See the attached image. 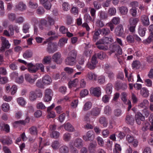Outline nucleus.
I'll return each mask as SVG.
<instances>
[{"label":"nucleus","instance_id":"nucleus-1","mask_svg":"<svg viewBox=\"0 0 153 153\" xmlns=\"http://www.w3.org/2000/svg\"><path fill=\"white\" fill-rule=\"evenodd\" d=\"M98 61L97 60V58L95 55H93L91 59V61L88 62L86 66L89 69L92 70L94 69L96 67V64Z\"/></svg>","mask_w":153,"mask_h":153},{"label":"nucleus","instance_id":"nucleus-2","mask_svg":"<svg viewBox=\"0 0 153 153\" xmlns=\"http://www.w3.org/2000/svg\"><path fill=\"white\" fill-rule=\"evenodd\" d=\"M57 45L54 43L49 42L47 48V51L49 53H53L57 50Z\"/></svg>","mask_w":153,"mask_h":153},{"label":"nucleus","instance_id":"nucleus-3","mask_svg":"<svg viewBox=\"0 0 153 153\" xmlns=\"http://www.w3.org/2000/svg\"><path fill=\"white\" fill-rule=\"evenodd\" d=\"M94 134L93 131H89L83 136V138L85 141H92L94 139Z\"/></svg>","mask_w":153,"mask_h":153},{"label":"nucleus","instance_id":"nucleus-4","mask_svg":"<svg viewBox=\"0 0 153 153\" xmlns=\"http://www.w3.org/2000/svg\"><path fill=\"white\" fill-rule=\"evenodd\" d=\"M126 140L128 143H132L133 146L136 147L138 144V141L137 140L134 139L132 136L130 134H127L126 136Z\"/></svg>","mask_w":153,"mask_h":153},{"label":"nucleus","instance_id":"nucleus-5","mask_svg":"<svg viewBox=\"0 0 153 153\" xmlns=\"http://www.w3.org/2000/svg\"><path fill=\"white\" fill-rule=\"evenodd\" d=\"M113 41V39L111 37H104L102 39H100L96 43V44L97 45L98 44L110 43Z\"/></svg>","mask_w":153,"mask_h":153},{"label":"nucleus","instance_id":"nucleus-6","mask_svg":"<svg viewBox=\"0 0 153 153\" xmlns=\"http://www.w3.org/2000/svg\"><path fill=\"white\" fill-rule=\"evenodd\" d=\"M28 70L30 73H36L38 70V64L34 65L31 63H28Z\"/></svg>","mask_w":153,"mask_h":153},{"label":"nucleus","instance_id":"nucleus-7","mask_svg":"<svg viewBox=\"0 0 153 153\" xmlns=\"http://www.w3.org/2000/svg\"><path fill=\"white\" fill-rule=\"evenodd\" d=\"M54 61L58 64H60L62 61V59L61 58V54L59 52L54 53L52 57Z\"/></svg>","mask_w":153,"mask_h":153},{"label":"nucleus","instance_id":"nucleus-8","mask_svg":"<svg viewBox=\"0 0 153 153\" xmlns=\"http://www.w3.org/2000/svg\"><path fill=\"white\" fill-rule=\"evenodd\" d=\"M25 78L27 82L30 84H33L37 79V76L35 75L33 78L30 74H27L25 75Z\"/></svg>","mask_w":153,"mask_h":153},{"label":"nucleus","instance_id":"nucleus-9","mask_svg":"<svg viewBox=\"0 0 153 153\" xmlns=\"http://www.w3.org/2000/svg\"><path fill=\"white\" fill-rule=\"evenodd\" d=\"M30 120V118L27 117L25 120H20L18 121H16L13 123V126H16V125H25L26 123H28L29 122Z\"/></svg>","mask_w":153,"mask_h":153},{"label":"nucleus","instance_id":"nucleus-10","mask_svg":"<svg viewBox=\"0 0 153 153\" xmlns=\"http://www.w3.org/2000/svg\"><path fill=\"white\" fill-rule=\"evenodd\" d=\"M91 92L94 96L99 97L101 94V89L99 87H97L92 89Z\"/></svg>","mask_w":153,"mask_h":153},{"label":"nucleus","instance_id":"nucleus-11","mask_svg":"<svg viewBox=\"0 0 153 153\" xmlns=\"http://www.w3.org/2000/svg\"><path fill=\"white\" fill-rule=\"evenodd\" d=\"M76 59L74 58H71L68 56L65 59V64L67 65H74L76 64Z\"/></svg>","mask_w":153,"mask_h":153},{"label":"nucleus","instance_id":"nucleus-12","mask_svg":"<svg viewBox=\"0 0 153 153\" xmlns=\"http://www.w3.org/2000/svg\"><path fill=\"white\" fill-rule=\"evenodd\" d=\"M64 129L66 131L70 132H73L75 131L74 127L70 123H68L63 125Z\"/></svg>","mask_w":153,"mask_h":153},{"label":"nucleus","instance_id":"nucleus-13","mask_svg":"<svg viewBox=\"0 0 153 153\" xmlns=\"http://www.w3.org/2000/svg\"><path fill=\"white\" fill-rule=\"evenodd\" d=\"M100 109L97 107L93 108L90 111L91 115L94 117H97L100 112Z\"/></svg>","mask_w":153,"mask_h":153},{"label":"nucleus","instance_id":"nucleus-14","mask_svg":"<svg viewBox=\"0 0 153 153\" xmlns=\"http://www.w3.org/2000/svg\"><path fill=\"white\" fill-rule=\"evenodd\" d=\"M126 122L128 124L133 125L134 122L133 116L130 114L127 115L126 118Z\"/></svg>","mask_w":153,"mask_h":153},{"label":"nucleus","instance_id":"nucleus-15","mask_svg":"<svg viewBox=\"0 0 153 153\" xmlns=\"http://www.w3.org/2000/svg\"><path fill=\"white\" fill-rule=\"evenodd\" d=\"M99 15L100 19L105 20L108 19V16L107 13L105 11H100L99 12Z\"/></svg>","mask_w":153,"mask_h":153},{"label":"nucleus","instance_id":"nucleus-16","mask_svg":"<svg viewBox=\"0 0 153 153\" xmlns=\"http://www.w3.org/2000/svg\"><path fill=\"white\" fill-rule=\"evenodd\" d=\"M42 81L44 84L49 85L52 82L51 78L48 75H45L43 78Z\"/></svg>","mask_w":153,"mask_h":153},{"label":"nucleus","instance_id":"nucleus-17","mask_svg":"<svg viewBox=\"0 0 153 153\" xmlns=\"http://www.w3.org/2000/svg\"><path fill=\"white\" fill-rule=\"evenodd\" d=\"M41 4H43L44 7L46 9L49 10L51 7V4L48 0H39Z\"/></svg>","mask_w":153,"mask_h":153},{"label":"nucleus","instance_id":"nucleus-18","mask_svg":"<svg viewBox=\"0 0 153 153\" xmlns=\"http://www.w3.org/2000/svg\"><path fill=\"white\" fill-rule=\"evenodd\" d=\"M141 20L143 25L145 26H148L149 25V22L148 17L143 15L141 17Z\"/></svg>","mask_w":153,"mask_h":153},{"label":"nucleus","instance_id":"nucleus-19","mask_svg":"<svg viewBox=\"0 0 153 153\" xmlns=\"http://www.w3.org/2000/svg\"><path fill=\"white\" fill-rule=\"evenodd\" d=\"M74 146L77 148H80L83 146L82 140L81 139L77 138L74 143Z\"/></svg>","mask_w":153,"mask_h":153},{"label":"nucleus","instance_id":"nucleus-20","mask_svg":"<svg viewBox=\"0 0 153 153\" xmlns=\"http://www.w3.org/2000/svg\"><path fill=\"white\" fill-rule=\"evenodd\" d=\"M115 32L118 36H121L124 32L123 26L122 25H119L116 28Z\"/></svg>","mask_w":153,"mask_h":153},{"label":"nucleus","instance_id":"nucleus-21","mask_svg":"<svg viewBox=\"0 0 153 153\" xmlns=\"http://www.w3.org/2000/svg\"><path fill=\"white\" fill-rule=\"evenodd\" d=\"M33 55L32 51L30 50H27L23 53V57L24 58L27 59L31 58Z\"/></svg>","mask_w":153,"mask_h":153},{"label":"nucleus","instance_id":"nucleus-22","mask_svg":"<svg viewBox=\"0 0 153 153\" xmlns=\"http://www.w3.org/2000/svg\"><path fill=\"white\" fill-rule=\"evenodd\" d=\"M16 7L18 10L21 11L25 10L26 8V5L22 2H19L16 5Z\"/></svg>","mask_w":153,"mask_h":153},{"label":"nucleus","instance_id":"nucleus-23","mask_svg":"<svg viewBox=\"0 0 153 153\" xmlns=\"http://www.w3.org/2000/svg\"><path fill=\"white\" fill-rule=\"evenodd\" d=\"M141 95L144 97H147L149 95V91L146 88H143L140 91Z\"/></svg>","mask_w":153,"mask_h":153},{"label":"nucleus","instance_id":"nucleus-24","mask_svg":"<svg viewBox=\"0 0 153 153\" xmlns=\"http://www.w3.org/2000/svg\"><path fill=\"white\" fill-rule=\"evenodd\" d=\"M97 146L95 143H90L88 146V150L90 153H94L95 152V149Z\"/></svg>","mask_w":153,"mask_h":153},{"label":"nucleus","instance_id":"nucleus-25","mask_svg":"<svg viewBox=\"0 0 153 153\" xmlns=\"http://www.w3.org/2000/svg\"><path fill=\"white\" fill-rule=\"evenodd\" d=\"M99 122L102 124L103 126L106 127L108 124V121L106 118L104 117H100L99 119Z\"/></svg>","mask_w":153,"mask_h":153},{"label":"nucleus","instance_id":"nucleus-26","mask_svg":"<svg viewBox=\"0 0 153 153\" xmlns=\"http://www.w3.org/2000/svg\"><path fill=\"white\" fill-rule=\"evenodd\" d=\"M113 85L111 83H109L106 86L105 89V92L108 95H110L112 92Z\"/></svg>","mask_w":153,"mask_h":153},{"label":"nucleus","instance_id":"nucleus-27","mask_svg":"<svg viewBox=\"0 0 153 153\" xmlns=\"http://www.w3.org/2000/svg\"><path fill=\"white\" fill-rule=\"evenodd\" d=\"M86 78L89 80H95L97 79V76L92 72H89L86 75Z\"/></svg>","mask_w":153,"mask_h":153},{"label":"nucleus","instance_id":"nucleus-28","mask_svg":"<svg viewBox=\"0 0 153 153\" xmlns=\"http://www.w3.org/2000/svg\"><path fill=\"white\" fill-rule=\"evenodd\" d=\"M149 105V101L145 99L139 104L138 106L144 109L147 108Z\"/></svg>","mask_w":153,"mask_h":153},{"label":"nucleus","instance_id":"nucleus-29","mask_svg":"<svg viewBox=\"0 0 153 153\" xmlns=\"http://www.w3.org/2000/svg\"><path fill=\"white\" fill-rule=\"evenodd\" d=\"M2 45L5 47L6 48H9L10 46V44L9 43L8 40H7L5 38L3 37H1Z\"/></svg>","mask_w":153,"mask_h":153},{"label":"nucleus","instance_id":"nucleus-30","mask_svg":"<svg viewBox=\"0 0 153 153\" xmlns=\"http://www.w3.org/2000/svg\"><path fill=\"white\" fill-rule=\"evenodd\" d=\"M59 153H68L69 152V148L66 145L61 146L59 149Z\"/></svg>","mask_w":153,"mask_h":153},{"label":"nucleus","instance_id":"nucleus-31","mask_svg":"<svg viewBox=\"0 0 153 153\" xmlns=\"http://www.w3.org/2000/svg\"><path fill=\"white\" fill-rule=\"evenodd\" d=\"M139 21L138 18H131L129 20L130 25L135 26H136L137 23Z\"/></svg>","mask_w":153,"mask_h":153},{"label":"nucleus","instance_id":"nucleus-32","mask_svg":"<svg viewBox=\"0 0 153 153\" xmlns=\"http://www.w3.org/2000/svg\"><path fill=\"white\" fill-rule=\"evenodd\" d=\"M78 80L76 78L72 81H70L68 83V87L69 88H71L73 87L76 86L78 84Z\"/></svg>","mask_w":153,"mask_h":153},{"label":"nucleus","instance_id":"nucleus-33","mask_svg":"<svg viewBox=\"0 0 153 153\" xmlns=\"http://www.w3.org/2000/svg\"><path fill=\"white\" fill-rule=\"evenodd\" d=\"M30 133L32 135H35L37 133V129L35 126H33L30 128L29 129Z\"/></svg>","mask_w":153,"mask_h":153},{"label":"nucleus","instance_id":"nucleus-34","mask_svg":"<svg viewBox=\"0 0 153 153\" xmlns=\"http://www.w3.org/2000/svg\"><path fill=\"white\" fill-rule=\"evenodd\" d=\"M92 105V103L91 102H87L85 104L83 108V110L85 111H88L91 108Z\"/></svg>","mask_w":153,"mask_h":153},{"label":"nucleus","instance_id":"nucleus-35","mask_svg":"<svg viewBox=\"0 0 153 153\" xmlns=\"http://www.w3.org/2000/svg\"><path fill=\"white\" fill-rule=\"evenodd\" d=\"M146 30V28L140 26L138 29V33L140 36L143 37L145 36Z\"/></svg>","mask_w":153,"mask_h":153},{"label":"nucleus","instance_id":"nucleus-36","mask_svg":"<svg viewBox=\"0 0 153 153\" xmlns=\"http://www.w3.org/2000/svg\"><path fill=\"white\" fill-rule=\"evenodd\" d=\"M112 51L114 52L117 50V53L119 55H121L122 53V49L120 48V46L118 45H113L112 46Z\"/></svg>","mask_w":153,"mask_h":153},{"label":"nucleus","instance_id":"nucleus-37","mask_svg":"<svg viewBox=\"0 0 153 153\" xmlns=\"http://www.w3.org/2000/svg\"><path fill=\"white\" fill-rule=\"evenodd\" d=\"M68 39L66 38L63 37L61 38L58 42V45L59 46L62 47L67 43Z\"/></svg>","mask_w":153,"mask_h":153},{"label":"nucleus","instance_id":"nucleus-38","mask_svg":"<svg viewBox=\"0 0 153 153\" xmlns=\"http://www.w3.org/2000/svg\"><path fill=\"white\" fill-rule=\"evenodd\" d=\"M77 55V51L75 49H74L71 50L69 53L68 56L70 57L71 58H74V59H76Z\"/></svg>","mask_w":153,"mask_h":153},{"label":"nucleus","instance_id":"nucleus-39","mask_svg":"<svg viewBox=\"0 0 153 153\" xmlns=\"http://www.w3.org/2000/svg\"><path fill=\"white\" fill-rule=\"evenodd\" d=\"M84 19L86 22H87L91 21L93 22H94L95 21L93 18L91 17L89 14H87L84 15Z\"/></svg>","mask_w":153,"mask_h":153},{"label":"nucleus","instance_id":"nucleus-40","mask_svg":"<svg viewBox=\"0 0 153 153\" xmlns=\"http://www.w3.org/2000/svg\"><path fill=\"white\" fill-rule=\"evenodd\" d=\"M30 28V26L27 23H24L22 27V30L24 33H27L29 32V29Z\"/></svg>","mask_w":153,"mask_h":153},{"label":"nucleus","instance_id":"nucleus-41","mask_svg":"<svg viewBox=\"0 0 153 153\" xmlns=\"http://www.w3.org/2000/svg\"><path fill=\"white\" fill-rule=\"evenodd\" d=\"M60 133L56 131H52L50 134V137L52 138L57 139L60 135Z\"/></svg>","mask_w":153,"mask_h":153},{"label":"nucleus","instance_id":"nucleus-42","mask_svg":"<svg viewBox=\"0 0 153 153\" xmlns=\"http://www.w3.org/2000/svg\"><path fill=\"white\" fill-rule=\"evenodd\" d=\"M29 98L31 101H34L37 98V95L36 93L33 91H31L30 93Z\"/></svg>","mask_w":153,"mask_h":153},{"label":"nucleus","instance_id":"nucleus-43","mask_svg":"<svg viewBox=\"0 0 153 153\" xmlns=\"http://www.w3.org/2000/svg\"><path fill=\"white\" fill-rule=\"evenodd\" d=\"M119 10L121 14L123 15H125L127 14L128 10L126 7L122 6L120 7Z\"/></svg>","mask_w":153,"mask_h":153},{"label":"nucleus","instance_id":"nucleus-44","mask_svg":"<svg viewBox=\"0 0 153 153\" xmlns=\"http://www.w3.org/2000/svg\"><path fill=\"white\" fill-rule=\"evenodd\" d=\"M121 151V148L120 146L118 144H115V148L114 149V153H120Z\"/></svg>","mask_w":153,"mask_h":153},{"label":"nucleus","instance_id":"nucleus-45","mask_svg":"<svg viewBox=\"0 0 153 153\" xmlns=\"http://www.w3.org/2000/svg\"><path fill=\"white\" fill-rule=\"evenodd\" d=\"M95 55L96 57L97 56L98 58L101 59H102L105 58L106 56L105 53L103 52H100L97 53L95 54L94 55Z\"/></svg>","mask_w":153,"mask_h":153},{"label":"nucleus","instance_id":"nucleus-46","mask_svg":"<svg viewBox=\"0 0 153 153\" xmlns=\"http://www.w3.org/2000/svg\"><path fill=\"white\" fill-rule=\"evenodd\" d=\"M60 143L58 140H55L52 143L51 146L53 149H57L59 146Z\"/></svg>","mask_w":153,"mask_h":153},{"label":"nucleus","instance_id":"nucleus-47","mask_svg":"<svg viewBox=\"0 0 153 153\" xmlns=\"http://www.w3.org/2000/svg\"><path fill=\"white\" fill-rule=\"evenodd\" d=\"M100 19H97L95 22V25L96 27L99 28H102L105 25L103 21Z\"/></svg>","mask_w":153,"mask_h":153},{"label":"nucleus","instance_id":"nucleus-48","mask_svg":"<svg viewBox=\"0 0 153 153\" xmlns=\"http://www.w3.org/2000/svg\"><path fill=\"white\" fill-rule=\"evenodd\" d=\"M1 141L3 144H6L7 145L11 144L12 143V140L9 137L2 140Z\"/></svg>","mask_w":153,"mask_h":153},{"label":"nucleus","instance_id":"nucleus-49","mask_svg":"<svg viewBox=\"0 0 153 153\" xmlns=\"http://www.w3.org/2000/svg\"><path fill=\"white\" fill-rule=\"evenodd\" d=\"M127 86L126 84L125 83H120L117 87V90H119L120 89H122L123 90L126 89L127 88Z\"/></svg>","mask_w":153,"mask_h":153},{"label":"nucleus","instance_id":"nucleus-50","mask_svg":"<svg viewBox=\"0 0 153 153\" xmlns=\"http://www.w3.org/2000/svg\"><path fill=\"white\" fill-rule=\"evenodd\" d=\"M112 112V110L111 107L108 105L106 106L104 109V112L107 115H110Z\"/></svg>","mask_w":153,"mask_h":153},{"label":"nucleus","instance_id":"nucleus-51","mask_svg":"<svg viewBox=\"0 0 153 153\" xmlns=\"http://www.w3.org/2000/svg\"><path fill=\"white\" fill-rule=\"evenodd\" d=\"M101 29H99L98 30L96 31L93 36V40L94 41H96V40L98 39V37L99 35L101 33Z\"/></svg>","mask_w":153,"mask_h":153},{"label":"nucleus","instance_id":"nucleus-52","mask_svg":"<svg viewBox=\"0 0 153 153\" xmlns=\"http://www.w3.org/2000/svg\"><path fill=\"white\" fill-rule=\"evenodd\" d=\"M71 134L69 133H66L63 136V139L66 142L68 141L71 138Z\"/></svg>","mask_w":153,"mask_h":153},{"label":"nucleus","instance_id":"nucleus-53","mask_svg":"<svg viewBox=\"0 0 153 153\" xmlns=\"http://www.w3.org/2000/svg\"><path fill=\"white\" fill-rule=\"evenodd\" d=\"M51 57L50 56H46L44 57L43 60V63L44 64H48L51 62Z\"/></svg>","mask_w":153,"mask_h":153},{"label":"nucleus","instance_id":"nucleus-54","mask_svg":"<svg viewBox=\"0 0 153 153\" xmlns=\"http://www.w3.org/2000/svg\"><path fill=\"white\" fill-rule=\"evenodd\" d=\"M101 33L105 36L108 35L110 33V30L109 28H104L101 29Z\"/></svg>","mask_w":153,"mask_h":153},{"label":"nucleus","instance_id":"nucleus-55","mask_svg":"<svg viewBox=\"0 0 153 153\" xmlns=\"http://www.w3.org/2000/svg\"><path fill=\"white\" fill-rule=\"evenodd\" d=\"M127 95V93L125 92H122L121 94V99L124 103H126L127 101L126 98Z\"/></svg>","mask_w":153,"mask_h":153},{"label":"nucleus","instance_id":"nucleus-56","mask_svg":"<svg viewBox=\"0 0 153 153\" xmlns=\"http://www.w3.org/2000/svg\"><path fill=\"white\" fill-rule=\"evenodd\" d=\"M1 106L2 110L4 112H7L9 109L10 107L7 103H4Z\"/></svg>","mask_w":153,"mask_h":153},{"label":"nucleus","instance_id":"nucleus-57","mask_svg":"<svg viewBox=\"0 0 153 153\" xmlns=\"http://www.w3.org/2000/svg\"><path fill=\"white\" fill-rule=\"evenodd\" d=\"M135 118L140 120L142 121H143L145 120V117L140 112H137L135 115Z\"/></svg>","mask_w":153,"mask_h":153},{"label":"nucleus","instance_id":"nucleus-58","mask_svg":"<svg viewBox=\"0 0 153 153\" xmlns=\"http://www.w3.org/2000/svg\"><path fill=\"white\" fill-rule=\"evenodd\" d=\"M120 19L118 17H114L111 20L112 22L115 25H117L120 23Z\"/></svg>","mask_w":153,"mask_h":153},{"label":"nucleus","instance_id":"nucleus-59","mask_svg":"<svg viewBox=\"0 0 153 153\" xmlns=\"http://www.w3.org/2000/svg\"><path fill=\"white\" fill-rule=\"evenodd\" d=\"M126 40L128 43H132L134 42V39L132 36L129 35L126 37Z\"/></svg>","mask_w":153,"mask_h":153},{"label":"nucleus","instance_id":"nucleus-60","mask_svg":"<svg viewBox=\"0 0 153 153\" xmlns=\"http://www.w3.org/2000/svg\"><path fill=\"white\" fill-rule=\"evenodd\" d=\"M28 6L31 8L35 9L38 7V5L36 3L30 1L28 3Z\"/></svg>","mask_w":153,"mask_h":153},{"label":"nucleus","instance_id":"nucleus-61","mask_svg":"<svg viewBox=\"0 0 153 153\" xmlns=\"http://www.w3.org/2000/svg\"><path fill=\"white\" fill-rule=\"evenodd\" d=\"M17 102L19 104L23 106L25 104L26 102L24 98L22 97L17 99Z\"/></svg>","mask_w":153,"mask_h":153},{"label":"nucleus","instance_id":"nucleus-62","mask_svg":"<svg viewBox=\"0 0 153 153\" xmlns=\"http://www.w3.org/2000/svg\"><path fill=\"white\" fill-rule=\"evenodd\" d=\"M140 62L138 61H134L132 64V67L134 68H138L140 67Z\"/></svg>","mask_w":153,"mask_h":153},{"label":"nucleus","instance_id":"nucleus-63","mask_svg":"<svg viewBox=\"0 0 153 153\" xmlns=\"http://www.w3.org/2000/svg\"><path fill=\"white\" fill-rule=\"evenodd\" d=\"M63 10L65 11H67L70 9V6L68 3L64 2L62 5Z\"/></svg>","mask_w":153,"mask_h":153},{"label":"nucleus","instance_id":"nucleus-64","mask_svg":"<svg viewBox=\"0 0 153 153\" xmlns=\"http://www.w3.org/2000/svg\"><path fill=\"white\" fill-rule=\"evenodd\" d=\"M114 114L116 117L120 116L122 114V110L120 109H115L114 111Z\"/></svg>","mask_w":153,"mask_h":153}]
</instances>
